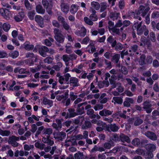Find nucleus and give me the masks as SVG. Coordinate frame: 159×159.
<instances>
[{"label":"nucleus","mask_w":159,"mask_h":159,"mask_svg":"<svg viewBox=\"0 0 159 159\" xmlns=\"http://www.w3.org/2000/svg\"><path fill=\"white\" fill-rule=\"evenodd\" d=\"M133 26L136 29L137 34L138 35H142L143 32L145 36L148 34L149 31L145 25H142V21L139 23L138 22L135 23Z\"/></svg>","instance_id":"f257e3e1"},{"label":"nucleus","mask_w":159,"mask_h":159,"mask_svg":"<svg viewBox=\"0 0 159 159\" xmlns=\"http://www.w3.org/2000/svg\"><path fill=\"white\" fill-rule=\"evenodd\" d=\"M20 138L12 135L9 137L8 143L9 144H11L12 146L16 147L19 146V143L16 142L19 140Z\"/></svg>","instance_id":"f03ea898"},{"label":"nucleus","mask_w":159,"mask_h":159,"mask_svg":"<svg viewBox=\"0 0 159 159\" xmlns=\"http://www.w3.org/2000/svg\"><path fill=\"white\" fill-rule=\"evenodd\" d=\"M150 8L148 7H145V6L141 5L139 8L137 14L140 15L143 17L145 16L150 10Z\"/></svg>","instance_id":"7ed1b4c3"},{"label":"nucleus","mask_w":159,"mask_h":159,"mask_svg":"<svg viewBox=\"0 0 159 159\" xmlns=\"http://www.w3.org/2000/svg\"><path fill=\"white\" fill-rule=\"evenodd\" d=\"M143 108L145 110L147 113H150L152 109L151 108L152 105L151 102L148 100L144 101L143 103Z\"/></svg>","instance_id":"20e7f679"},{"label":"nucleus","mask_w":159,"mask_h":159,"mask_svg":"<svg viewBox=\"0 0 159 159\" xmlns=\"http://www.w3.org/2000/svg\"><path fill=\"white\" fill-rule=\"evenodd\" d=\"M25 57L26 58H29L31 60V62H30V65H33L34 62L37 61V58L36 56L32 52H28L25 54Z\"/></svg>","instance_id":"39448f33"},{"label":"nucleus","mask_w":159,"mask_h":159,"mask_svg":"<svg viewBox=\"0 0 159 159\" xmlns=\"http://www.w3.org/2000/svg\"><path fill=\"white\" fill-rule=\"evenodd\" d=\"M60 6L62 12L65 14L68 12L70 9V6L68 4L63 2L61 3Z\"/></svg>","instance_id":"423d86ee"},{"label":"nucleus","mask_w":159,"mask_h":159,"mask_svg":"<svg viewBox=\"0 0 159 159\" xmlns=\"http://www.w3.org/2000/svg\"><path fill=\"white\" fill-rule=\"evenodd\" d=\"M54 138L59 141H62L66 137V133L64 132H58L53 134Z\"/></svg>","instance_id":"0eeeda50"},{"label":"nucleus","mask_w":159,"mask_h":159,"mask_svg":"<svg viewBox=\"0 0 159 159\" xmlns=\"http://www.w3.org/2000/svg\"><path fill=\"white\" fill-rule=\"evenodd\" d=\"M78 79L75 77H71L70 78L69 84L70 86L72 85L73 88L79 86L80 85L78 83Z\"/></svg>","instance_id":"6e6552de"},{"label":"nucleus","mask_w":159,"mask_h":159,"mask_svg":"<svg viewBox=\"0 0 159 159\" xmlns=\"http://www.w3.org/2000/svg\"><path fill=\"white\" fill-rule=\"evenodd\" d=\"M145 135L147 137L152 140L155 141L157 140V135L152 132L147 131L145 132Z\"/></svg>","instance_id":"1a4fd4ad"},{"label":"nucleus","mask_w":159,"mask_h":159,"mask_svg":"<svg viewBox=\"0 0 159 159\" xmlns=\"http://www.w3.org/2000/svg\"><path fill=\"white\" fill-rule=\"evenodd\" d=\"M54 39L57 42V45L58 46H61V44L63 43L65 40V36L63 34L56 37H54Z\"/></svg>","instance_id":"9d476101"},{"label":"nucleus","mask_w":159,"mask_h":159,"mask_svg":"<svg viewBox=\"0 0 159 159\" xmlns=\"http://www.w3.org/2000/svg\"><path fill=\"white\" fill-rule=\"evenodd\" d=\"M112 111L104 108L99 112V115L102 116H107L112 114Z\"/></svg>","instance_id":"9b49d317"},{"label":"nucleus","mask_w":159,"mask_h":159,"mask_svg":"<svg viewBox=\"0 0 159 159\" xmlns=\"http://www.w3.org/2000/svg\"><path fill=\"white\" fill-rule=\"evenodd\" d=\"M35 20L39 24L41 27L43 28V18L41 16L36 15L35 17Z\"/></svg>","instance_id":"f8f14e48"},{"label":"nucleus","mask_w":159,"mask_h":159,"mask_svg":"<svg viewBox=\"0 0 159 159\" xmlns=\"http://www.w3.org/2000/svg\"><path fill=\"white\" fill-rule=\"evenodd\" d=\"M90 11L91 13V14L89 16V18L93 21H96L98 19V17L96 15V11L93 8H91Z\"/></svg>","instance_id":"ddd939ff"},{"label":"nucleus","mask_w":159,"mask_h":159,"mask_svg":"<svg viewBox=\"0 0 159 159\" xmlns=\"http://www.w3.org/2000/svg\"><path fill=\"white\" fill-rule=\"evenodd\" d=\"M56 122L57 123H53L52 125V126L57 130H59L62 127L61 121L59 119H56Z\"/></svg>","instance_id":"4468645a"},{"label":"nucleus","mask_w":159,"mask_h":159,"mask_svg":"<svg viewBox=\"0 0 159 159\" xmlns=\"http://www.w3.org/2000/svg\"><path fill=\"white\" fill-rule=\"evenodd\" d=\"M75 33L76 35L78 36L83 37L86 34V30L84 27H82L81 28L80 30L76 31Z\"/></svg>","instance_id":"2eb2a0df"},{"label":"nucleus","mask_w":159,"mask_h":159,"mask_svg":"<svg viewBox=\"0 0 159 159\" xmlns=\"http://www.w3.org/2000/svg\"><path fill=\"white\" fill-rule=\"evenodd\" d=\"M119 139L120 141V140L123 143L126 142L128 143H129L130 142V140L129 137L123 134H120Z\"/></svg>","instance_id":"dca6fc26"},{"label":"nucleus","mask_w":159,"mask_h":159,"mask_svg":"<svg viewBox=\"0 0 159 159\" xmlns=\"http://www.w3.org/2000/svg\"><path fill=\"white\" fill-rule=\"evenodd\" d=\"M35 10L37 13L41 14H44L45 12V10L40 4H38L36 6Z\"/></svg>","instance_id":"f3484780"},{"label":"nucleus","mask_w":159,"mask_h":159,"mask_svg":"<svg viewBox=\"0 0 159 159\" xmlns=\"http://www.w3.org/2000/svg\"><path fill=\"white\" fill-rule=\"evenodd\" d=\"M133 122L135 126H137L142 124L143 122V120L139 117H136L133 118Z\"/></svg>","instance_id":"a211bd4d"},{"label":"nucleus","mask_w":159,"mask_h":159,"mask_svg":"<svg viewBox=\"0 0 159 159\" xmlns=\"http://www.w3.org/2000/svg\"><path fill=\"white\" fill-rule=\"evenodd\" d=\"M67 113L68 118L73 117L77 115V113L75 112V110L73 108L68 109Z\"/></svg>","instance_id":"6ab92c4d"},{"label":"nucleus","mask_w":159,"mask_h":159,"mask_svg":"<svg viewBox=\"0 0 159 159\" xmlns=\"http://www.w3.org/2000/svg\"><path fill=\"white\" fill-rule=\"evenodd\" d=\"M120 136L119 137L116 133L112 134L110 138V140L111 142V143H113V141L116 142L117 141H120Z\"/></svg>","instance_id":"aec40b11"},{"label":"nucleus","mask_w":159,"mask_h":159,"mask_svg":"<svg viewBox=\"0 0 159 159\" xmlns=\"http://www.w3.org/2000/svg\"><path fill=\"white\" fill-rule=\"evenodd\" d=\"M91 108V106L90 104L87 105L85 107V109L87 110L86 114L89 116L94 112L93 110Z\"/></svg>","instance_id":"412c9836"},{"label":"nucleus","mask_w":159,"mask_h":159,"mask_svg":"<svg viewBox=\"0 0 159 159\" xmlns=\"http://www.w3.org/2000/svg\"><path fill=\"white\" fill-rule=\"evenodd\" d=\"M107 41L111 44V46L112 48L114 47L117 43V41L114 39L112 36H110L107 39Z\"/></svg>","instance_id":"4be33fe9"},{"label":"nucleus","mask_w":159,"mask_h":159,"mask_svg":"<svg viewBox=\"0 0 159 159\" xmlns=\"http://www.w3.org/2000/svg\"><path fill=\"white\" fill-rule=\"evenodd\" d=\"M145 147L148 150L152 152L155 151L156 148V145L153 144H148L146 145Z\"/></svg>","instance_id":"5701e85b"},{"label":"nucleus","mask_w":159,"mask_h":159,"mask_svg":"<svg viewBox=\"0 0 159 159\" xmlns=\"http://www.w3.org/2000/svg\"><path fill=\"white\" fill-rule=\"evenodd\" d=\"M24 48L26 50L30 51L32 50L34 46L32 44H30L29 42H25L24 44Z\"/></svg>","instance_id":"b1692460"},{"label":"nucleus","mask_w":159,"mask_h":159,"mask_svg":"<svg viewBox=\"0 0 159 159\" xmlns=\"http://www.w3.org/2000/svg\"><path fill=\"white\" fill-rule=\"evenodd\" d=\"M119 13H117L116 11L111 12L110 13L109 17L110 18L112 19L113 20H117L119 16Z\"/></svg>","instance_id":"393cba45"},{"label":"nucleus","mask_w":159,"mask_h":159,"mask_svg":"<svg viewBox=\"0 0 159 159\" xmlns=\"http://www.w3.org/2000/svg\"><path fill=\"white\" fill-rule=\"evenodd\" d=\"M146 57L145 54H142L140 57L139 60V64L141 65H143L144 64H146Z\"/></svg>","instance_id":"a878e982"},{"label":"nucleus","mask_w":159,"mask_h":159,"mask_svg":"<svg viewBox=\"0 0 159 159\" xmlns=\"http://www.w3.org/2000/svg\"><path fill=\"white\" fill-rule=\"evenodd\" d=\"M11 132L10 130H2L0 128V135L3 136H8L11 134Z\"/></svg>","instance_id":"bb28decb"},{"label":"nucleus","mask_w":159,"mask_h":159,"mask_svg":"<svg viewBox=\"0 0 159 159\" xmlns=\"http://www.w3.org/2000/svg\"><path fill=\"white\" fill-rule=\"evenodd\" d=\"M74 157L75 159H84L85 156L83 152L79 151L75 154Z\"/></svg>","instance_id":"cd10ccee"},{"label":"nucleus","mask_w":159,"mask_h":159,"mask_svg":"<svg viewBox=\"0 0 159 159\" xmlns=\"http://www.w3.org/2000/svg\"><path fill=\"white\" fill-rule=\"evenodd\" d=\"M78 7L76 5L72 4L70 6V12L72 14H75L78 11Z\"/></svg>","instance_id":"c85d7f7f"},{"label":"nucleus","mask_w":159,"mask_h":159,"mask_svg":"<svg viewBox=\"0 0 159 159\" xmlns=\"http://www.w3.org/2000/svg\"><path fill=\"white\" fill-rule=\"evenodd\" d=\"M110 128L111 130L113 132H116L119 129V127L115 124L110 125Z\"/></svg>","instance_id":"c756f323"},{"label":"nucleus","mask_w":159,"mask_h":159,"mask_svg":"<svg viewBox=\"0 0 159 159\" xmlns=\"http://www.w3.org/2000/svg\"><path fill=\"white\" fill-rule=\"evenodd\" d=\"M91 123L89 121H85L84 123L81 126L83 129H87L90 128L91 126Z\"/></svg>","instance_id":"7c9ffc66"},{"label":"nucleus","mask_w":159,"mask_h":159,"mask_svg":"<svg viewBox=\"0 0 159 159\" xmlns=\"http://www.w3.org/2000/svg\"><path fill=\"white\" fill-rule=\"evenodd\" d=\"M43 102L44 104L45 105H48L50 107L53 105V101L46 98H43Z\"/></svg>","instance_id":"2f4dec72"},{"label":"nucleus","mask_w":159,"mask_h":159,"mask_svg":"<svg viewBox=\"0 0 159 159\" xmlns=\"http://www.w3.org/2000/svg\"><path fill=\"white\" fill-rule=\"evenodd\" d=\"M34 145L36 148L39 149L41 150H43L44 148V147L45 146V144L39 142H37L35 143Z\"/></svg>","instance_id":"473e14b6"},{"label":"nucleus","mask_w":159,"mask_h":159,"mask_svg":"<svg viewBox=\"0 0 159 159\" xmlns=\"http://www.w3.org/2000/svg\"><path fill=\"white\" fill-rule=\"evenodd\" d=\"M19 55V53L17 51L11 52L9 54V56L13 59L16 58Z\"/></svg>","instance_id":"72a5a7b5"},{"label":"nucleus","mask_w":159,"mask_h":159,"mask_svg":"<svg viewBox=\"0 0 159 159\" xmlns=\"http://www.w3.org/2000/svg\"><path fill=\"white\" fill-rule=\"evenodd\" d=\"M91 5L92 7L91 8H93L94 9H95L96 10H98L100 7V5L99 3L96 2H92L91 3Z\"/></svg>","instance_id":"f704fd0d"},{"label":"nucleus","mask_w":159,"mask_h":159,"mask_svg":"<svg viewBox=\"0 0 159 159\" xmlns=\"http://www.w3.org/2000/svg\"><path fill=\"white\" fill-rule=\"evenodd\" d=\"M53 33L54 34V37L61 35L62 34V31L58 28H54L53 29Z\"/></svg>","instance_id":"c9c22d12"},{"label":"nucleus","mask_w":159,"mask_h":159,"mask_svg":"<svg viewBox=\"0 0 159 159\" xmlns=\"http://www.w3.org/2000/svg\"><path fill=\"white\" fill-rule=\"evenodd\" d=\"M82 119V121L83 122L84 120V117L83 116H79L76 119L73 120V123L75 125H78L80 122V120Z\"/></svg>","instance_id":"e433bc0d"},{"label":"nucleus","mask_w":159,"mask_h":159,"mask_svg":"<svg viewBox=\"0 0 159 159\" xmlns=\"http://www.w3.org/2000/svg\"><path fill=\"white\" fill-rule=\"evenodd\" d=\"M35 12L34 10L28 12L27 15L29 19L31 20H33L35 14Z\"/></svg>","instance_id":"4c0bfd02"},{"label":"nucleus","mask_w":159,"mask_h":159,"mask_svg":"<svg viewBox=\"0 0 159 159\" xmlns=\"http://www.w3.org/2000/svg\"><path fill=\"white\" fill-rule=\"evenodd\" d=\"M24 4L27 10H31L32 9L33 7L30 5L28 0H25Z\"/></svg>","instance_id":"58836bf2"},{"label":"nucleus","mask_w":159,"mask_h":159,"mask_svg":"<svg viewBox=\"0 0 159 159\" xmlns=\"http://www.w3.org/2000/svg\"><path fill=\"white\" fill-rule=\"evenodd\" d=\"M120 57V54H116L112 57V60L113 61H114L116 63H117L119 62Z\"/></svg>","instance_id":"ea45409f"},{"label":"nucleus","mask_w":159,"mask_h":159,"mask_svg":"<svg viewBox=\"0 0 159 159\" xmlns=\"http://www.w3.org/2000/svg\"><path fill=\"white\" fill-rule=\"evenodd\" d=\"M140 140L138 138L134 139L132 142V143L135 146H138L140 144Z\"/></svg>","instance_id":"a19ab883"},{"label":"nucleus","mask_w":159,"mask_h":159,"mask_svg":"<svg viewBox=\"0 0 159 159\" xmlns=\"http://www.w3.org/2000/svg\"><path fill=\"white\" fill-rule=\"evenodd\" d=\"M34 148L33 145L25 144L24 146V149L25 151H29L30 150H32Z\"/></svg>","instance_id":"79ce46f5"},{"label":"nucleus","mask_w":159,"mask_h":159,"mask_svg":"<svg viewBox=\"0 0 159 159\" xmlns=\"http://www.w3.org/2000/svg\"><path fill=\"white\" fill-rule=\"evenodd\" d=\"M52 132V130L51 128H45L44 129L42 133L43 134H47L48 135H50Z\"/></svg>","instance_id":"37998d69"},{"label":"nucleus","mask_w":159,"mask_h":159,"mask_svg":"<svg viewBox=\"0 0 159 159\" xmlns=\"http://www.w3.org/2000/svg\"><path fill=\"white\" fill-rule=\"evenodd\" d=\"M112 143H111V142L110 140L107 142H105L104 143L103 145L104 148H105L106 149H110L112 146Z\"/></svg>","instance_id":"c03bdc74"},{"label":"nucleus","mask_w":159,"mask_h":159,"mask_svg":"<svg viewBox=\"0 0 159 159\" xmlns=\"http://www.w3.org/2000/svg\"><path fill=\"white\" fill-rule=\"evenodd\" d=\"M69 142L71 143L72 145H75L77 144L76 140L74 138H71L69 139H66L65 140V142L66 143Z\"/></svg>","instance_id":"a18cd8bd"},{"label":"nucleus","mask_w":159,"mask_h":159,"mask_svg":"<svg viewBox=\"0 0 159 159\" xmlns=\"http://www.w3.org/2000/svg\"><path fill=\"white\" fill-rule=\"evenodd\" d=\"M76 111L78 115H81L84 113V108L82 107L81 108H76Z\"/></svg>","instance_id":"49530a36"},{"label":"nucleus","mask_w":159,"mask_h":159,"mask_svg":"<svg viewBox=\"0 0 159 159\" xmlns=\"http://www.w3.org/2000/svg\"><path fill=\"white\" fill-rule=\"evenodd\" d=\"M84 20L86 23L89 25H92L93 24V23L92 21V20L90 18H89L88 17H84Z\"/></svg>","instance_id":"de8ad7c7"},{"label":"nucleus","mask_w":159,"mask_h":159,"mask_svg":"<svg viewBox=\"0 0 159 159\" xmlns=\"http://www.w3.org/2000/svg\"><path fill=\"white\" fill-rule=\"evenodd\" d=\"M61 24L63 28L69 32L68 30L70 29V26L69 24L66 21H65Z\"/></svg>","instance_id":"09e8293b"},{"label":"nucleus","mask_w":159,"mask_h":159,"mask_svg":"<svg viewBox=\"0 0 159 159\" xmlns=\"http://www.w3.org/2000/svg\"><path fill=\"white\" fill-rule=\"evenodd\" d=\"M64 78L65 80V81L66 83L67 84H69V79H70V78L71 77V76L69 73H66L64 75Z\"/></svg>","instance_id":"8fccbe9b"},{"label":"nucleus","mask_w":159,"mask_h":159,"mask_svg":"<svg viewBox=\"0 0 159 159\" xmlns=\"http://www.w3.org/2000/svg\"><path fill=\"white\" fill-rule=\"evenodd\" d=\"M113 99L116 102L119 104H121L123 102V100L120 97H113Z\"/></svg>","instance_id":"3c124183"},{"label":"nucleus","mask_w":159,"mask_h":159,"mask_svg":"<svg viewBox=\"0 0 159 159\" xmlns=\"http://www.w3.org/2000/svg\"><path fill=\"white\" fill-rule=\"evenodd\" d=\"M123 46L122 44L120 43H116L115 47V49L116 51H119L121 50L123 48Z\"/></svg>","instance_id":"603ef678"},{"label":"nucleus","mask_w":159,"mask_h":159,"mask_svg":"<svg viewBox=\"0 0 159 159\" xmlns=\"http://www.w3.org/2000/svg\"><path fill=\"white\" fill-rule=\"evenodd\" d=\"M135 152L137 154L142 156L145 155V152L144 151L140 148L137 149L135 151Z\"/></svg>","instance_id":"864d4df0"},{"label":"nucleus","mask_w":159,"mask_h":159,"mask_svg":"<svg viewBox=\"0 0 159 159\" xmlns=\"http://www.w3.org/2000/svg\"><path fill=\"white\" fill-rule=\"evenodd\" d=\"M53 60V59L51 57H48L44 59L43 61L45 63L51 64L52 63Z\"/></svg>","instance_id":"5fc2aeb1"},{"label":"nucleus","mask_w":159,"mask_h":159,"mask_svg":"<svg viewBox=\"0 0 159 159\" xmlns=\"http://www.w3.org/2000/svg\"><path fill=\"white\" fill-rule=\"evenodd\" d=\"M103 108V105L100 104H97L93 107V108L95 111L101 110Z\"/></svg>","instance_id":"6e6d98bb"},{"label":"nucleus","mask_w":159,"mask_h":159,"mask_svg":"<svg viewBox=\"0 0 159 159\" xmlns=\"http://www.w3.org/2000/svg\"><path fill=\"white\" fill-rule=\"evenodd\" d=\"M2 28L4 31H7L10 29V25L8 23H4L3 25Z\"/></svg>","instance_id":"4d7b16f0"},{"label":"nucleus","mask_w":159,"mask_h":159,"mask_svg":"<svg viewBox=\"0 0 159 159\" xmlns=\"http://www.w3.org/2000/svg\"><path fill=\"white\" fill-rule=\"evenodd\" d=\"M77 98V96L75 95L74 93L73 92H70V93L69 98L72 101H74Z\"/></svg>","instance_id":"13d9d810"},{"label":"nucleus","mask_w":159,"mask_h":159,"mask_svg":"<svg viewBox=\"0 0 159 159\" xmlns=\"http://www.w3.org/2000/svg\"><path fill=\"white\" fill-rule=\"evenodd\" d=\"M101 9L100 10V12L103 11L107 8V4L105 2H102L101 3Z\"/></svg>","instance_id":"bf43d9fd"},{"label":"nucleus","mask_w":159,"mask_h":159,"mask_svg":"<svg viewBox=\"0 0 159 159\" xmlns=\"http://www.w3.org/2000/svg\"><path fill=\"white\" fill-rule=\"evenodd\" d=\"M66 52L68 54H70L72 52V46L67 44L66 46Z\"/></svg>","instance_id":"052dcab7"},{"label":"nucleus","mask_w":159,"mask_h":159,"mask_svg":"<svg viewBox=\"0 0 159 159\" xmlns=\"http://www.w3.org/2000/svg\"><path fill=\"white\" fill-rule=\"evenodd\" d=\"M7 54L4 50H0V58H4L7 57Z\"/></svg>","instance_id":"680f3d73"},{"label":"nucleus","mask_w":159,"mask_h":159,"mask_svg":"<svg viewBox=\"0 0 159 159\" xmlns=\"http://www.w3.org/2000/svg\"><path fill=\"white\" fill-rule=\"evenodd\" d=\"M115 26L114 27L112 28L110 30H111L113 33H115L117 34H120V30L119 29L117 28Z\"/></svg>","instance_id":"e2e57ef3"},{"label":"nucleus","mask_w":159,"mask_h":159,"mask_svg":"<svg viewBox=\"0 0 159 159\" xmlns=\"http://www.w3.org/2000/svg\"><path fill=\"white\" fill-rule=\"evenodd\" d=\"M150 39L152 42L156 41V37L155 33L153 32H151L150 33Z\"/></svg>","instance_id":"0e129e2a"},{"label":"nucleus","mask_w":159,"mask_h":159,"mask_svg":"<svg viewBox=\"0 0 159 159\" xmlns=\"http://www.w3.org/2000/svg\"><path fill=\"white\" fill-rule=\"evenodd\" d=\"M58 17L57 19L58 21L61 24L65 22V18L62 16L57 15Z\"/></svg>","instance_id":"69168bd1"},{"label":"nucleus","mask_w":159,"mask_h":159,"mask_svg":"<svg viewBox=\"0 0 159 159\" xmlns=\"http://www.w3.org/2000/svg\"><path fill=\"white\" fill-rule=\"evenodd\" d=\"M152 61V58L151 56H148L146 58V64H151Z\"/></svg>","instance_id":"338daca9"},{"label":"nucleus","mask_w":159,"mask_h":159,"mask_svg":"<svg viewBox=\"0 0 159 159\" xmlns=\"http://www.w3.org/2000/svg\"><path fill=\"white\" fill-rule=\"evenodd\" d=\"M52 25L55 27L59 28L60 27V25L59 23L56 20H54L52 22Z\"/></svg>","instance_id":"774afa93"}]
</instances>
